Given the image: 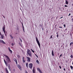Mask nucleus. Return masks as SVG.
I'll list each match as a JSON object with an SVG mask.
<instances>
[{"instance_id":"f257e3e1","label":"nucleus","mask_w":73,"mask_h":73,"mask_svg":"<svg viewBox=\"0 0 73 73\" xmlns=\"http://www.w3.org/2000/svg\"><path fill=\"white\" fill-rule=\"evenodd\" d=\"M27 53L29 55L30 57H31L32 56V53H31V51L29 49H27Z\"/></svg>"},{"instance_id":"f03ea898","label":"nucleus","mask_w":73,"mask_h":73,"mask_svg":"<svg viewBox=\"0 0 73 73\" xmlns=\"http://www.w3.org/2000/svg\"><path fill=\"white\" fill-rule=\"evenodd\" d=\"M5 25H4L2 29H3V31L4 32V34L6 36H7V32H5Z\"/></svg>"},{"instance_id":"7ed1b4c3","label":"nucleus","mask_w":73,"mask_h":73,"mask_svg":"<svg viewBox=\"0 0 73 73\" xmlns=\"http://www.w3.org/2000/svg\"><path fill=\"white\" fill-rule=\"evenodd\" d=\"M36 41L37 42V43L39 48H40V43L39 41L38 40V38H37V37H36Z\"/></svg>"},{"instance_id":"20e7f679","label":"nucleus","mask_w":73,"mask_h":73,"mask_svg":"<svg viewBox=\"0 0 73 73\" xmlns=\"http://www.w3.org/2000/svg\"><path fill=\"white\" fill-rule=\"evenodd\" d=\"M29 66L30 69H32L33 66V64L32 63H30L29 65Z\"/></svg>"},{"instance_id":"39448f33","label":"nucleus","mask_w":73,"mask_h":73,"mask_svg":"<svg viewBox=\"0 0 73 73\" xmlns=\"http://www.w3.org/2000/svg\"><path fill=\"white\" fill-rule=\"evenodd\" d=\"M6 57L8 61V62L9 63L11 62V60H10V59L9 58V57L8 56H6Z\"/></svg>"},{"instance_id":"423d86ee","label":"nucleus","mask_w":73,"mask_h":73,"mask_svg":"<svg viewBox=\"0 0 73 73\" xmlns=\"http://www.w3.org/2000/svg\"><path fill=\"white\" fill-rule=\"evenodd\" d=\"M27 62H30L31 61V58L29 57H27Z\"/></svg>"},{"instance_id":"0eeeda50","label":"nucleus","mask_w":73,"mask_h":73,"mask_svg":"<svg viewBox=\"0 0 73 73\" xmlns=\"http://www.w3.org/2000/svg\"><path fill=\"white\" fill-rule=\"evenodd\" d=\"M37 70L40 72V73H43L42 72V71H41V70H40V69L38 68H37Z\"/></svg>"},{"instance_id":"6e6552de","label":"nucleus","mask_w":73,"mask_h":73,"mask_svg":"<svg viewBox=\"0 0 73 73\" xmlns=\"http://www.w3.org/2000/svg\"><path fill=\"white\" fill-rule=\"evenodd\" d=\"M9 50V51L10 53H11V54H12V50H11V49H10V47H8Z\"/></svg>"},{"instance_id":"1a4fd4ad","label":"nucleus","mask_w":73,"mask_h":73,"mask_svg":"<svg viewBox=\"0 0 73 73\" xmlns=\"http://www.w3.org/2000/svg\"><path fill=\"white\" fill-rule=\"evenodd\" d=\"M0 42H1L2 43H3V44H5V43L3 40H0Z\"/></svg>"},{"instance_id":"9d476101","label":"nucleus","mask_w":73,"mask_h":73,"mask_svg":"<svg viewBox=\"0 0 73 73\" xmlns=\"http://www.w3.org/2000/svg\"><path fill=\"white\" fill-rule=\"evenodd\" d=\"M33 73H36V71H35V67L33 68Z\"/></svg>"},{"instance_id":"9b49d317","label":"nucleus","mask_w":73,"mask_h":73,"mask_svg":"<svg viewBox=\"0 0 73 73\" xmlns=\"http://www.w3.org/2000/svg\"><path fill=\"white\" fill-rule=\"evenodd\" d=\"M0 35L1 38H4V35H2V34H1H1H0Z\"/></svg>"},{"instance_id":"f8f14e48","label":"nucleus","mask_w":73,"mask_h":73,"mask_svg":"<svg viewBox=\"0 0 73 73\" xmlns=\"http://www.w3.org/2000/svg\"><path fill=\"white\" fill-rule=\"evenodd\" d=\"M17 66L19 68V69H21V66L19 64L17 65Z\"/></svg>"},{"instance_id":"ddd939ff","label":"nucleus","mask_w":73,"mask_h":73,"mask_svg":"<svg viewBox=\"0 0 73 73\" xmlns=\"http://www.w3.org/2000/svg\"><path fill=\"white\" fill-rule=\"evenodd\" d=\"M4 62L5 63V64H6V66H7V65H8V63H7V62H6V61H5V60L4 59Z\"/></svg>"},{"instance_id":"4468645a","label":"nucleus","mask_w":73,"mask_h":73,"mask_svg":"<svg viewBox=\"0 0 73 73\" xmlns=\"http://www.w3.org/2000/svg\"><path fill=\"white\" fill-rule=\"evenodd\" d=\"M5 70L7 73H9V72H8V70L7 69V68H5Z\"/></svg>"},{"instance_id":"2eb2a0df","label":"nucleus","mask_w":73,"mask_h":73,"mask_svg":"<svg viewBox=\"0 0 73 73\" xmlns=\"http://www.w3.org/2000/svg\"><path fill=\"white\" fill-rule=\"evenodd\" d=\"M52 56H54V52H53V50H52Z\"/></svg>"},{"instance_id":"dca6fc26","label":"nucleus","mask_w":73,"mask_h":73,"mask_svg":"<svg viewBox=\"0 0 73 73\" xmlns=\"http://www.w3.org/2000/svg\"><path fill=\"white\" fill-rule=\"evenodd\" d=\"M14 61L15 62L16 64H17V60L16 59L14 60Z\"/></svg>"},{"instance_id":"f3484780","label":"nucleus","mask_w":73,"mask_h":73,"mask_svg":"<svg viewBox=\"0 0 73 73\" xmlns=\"http://www.w3.org/2000/svg\"><path fill=\"white\" fill-rule=\"evenodd\" d=\"M26 65L27 68H28V63H26Z\"/></svg>"},{"instance_id":"a211bd4d","label":"nucleus","mask_w":73,"mask_h":73,"mask_svg":"<svg viewBox=\"0 0 73 73\" xmlns=\"http://www.w3.org/2000/svg\"><path fill=\"white\" fill-rule=\"evenodd\" d=\"M66 4L67 5L68 4H69V2L67 1H66Z\"/></svg>"},{"instance_id":"6ab92c4d","label":"nucleus","mask_w":73,"mask_h":73,"mask_svg":"<svg viewBox=\"0 0 73 73\" xmlns=\"http://www.w3.org/2000/svg\"><path fill=\"white\" fill-rule=\"evenodd\" d=\"M16 29L17 31H18L19 32V27H17L16 28Z\"/></svg>"},{"instance_id":"aec40b11","label":"nucleus","mask_w":73,"mask_h":73,"mask_svg":"<svg viewBox=\"0 0 73 73\" xmlns=\"http://www.w3.org/2000/svg\"><path fill=\"white\" fill-rule=\"evenodd\" d=\"M60 57H62V54H61L59 56V58H60Z\"/></svg>"},{"instance_id":"412c9836","label":"nucleus","mask_w":73,"mask_h":73,"mask_svg":"<svg viewBox=\"0 0 73 73\" xmlns=\"http://www.w3.org/2000/svg\"><path fill=\"white\" fill-rule=\"evenodd\" d=\"M36 62H37L38 63V64H39V61H38V60H36Z\"/></svg>"},{"instance_id":"4be33fe9","label":"nucleus","mask_w":73,"mask_h":73,"mask_svg":"<svg viewBox=\"0 0 73 73\" xmlns=\"http://www.w3.org/2000/svg\"><path fill=\"white\" fill-rule=\"evenodd\" d=\"M17 57L18 58H20V56L19 54H17Z\"/></svg>"},{"instance_id":"5701e85b","label":"nucleus","mask_w":73,"mask_h":73,"mask_svg":"<svg viewBox=\"0 0 73 73\" xmlns=\"http://www.w3.org/2000/svg\"><path fill=\"white\" fill-rule=\"evenodd\" d=\"M72 44H73V42H71L70 44V46H71V45H72Z\"/></svg>"},{"instance_id":"b1692460","label":"nucleus","mask_w":73,"mask_h":73,"mask_svg":"<svg viewBox=\"0 0 73 73\" xmlns=\"http://www.w3.org/2000/svg\"><path fill=\"white\" fill-rule=\"evenodd\" d=\"M70 68L71 69H73V67L72 66H70Z\"/></svg>"},{"instance_id":"393cba45","label":"nucleus","mask_w":73,"mask_h":73,"mask_svg":"<svg viewBox=\"0 0 73 73\" xmlns=\"http://www.w3.org/2000/svg\"><path fill=\"white\" fill-rule=\"evenodd\" d=\"M22 26H23V30L24 31V26H23V23H22Z\"/></svg>"},{"instance_id":"a878e982","label":"nucleus","mask_w":73,"mask_h":73,"mask_svg":"<svg viewBox=\"0 0 73 73\" xmlns=\"http://www.w3.org/2000/svg\"><path fill=\"white\" fill-rule=\"evenodd\" d=\"M10 37H11V38L12 39H13V37L12 36V35H10Z\"/></svg>"},{"instance_id":"bb28decb","label":"nucleus","mask_w":73,"mask_h":73,"mask_svg":"<svg viewBox=\"0 0 73 73\" xmlns=\"http://www.w3.org/2000/svg\"><path fill=\"white\" fill-rule=\"evenodd\" d=\"M70 57L71 58H73V56H72V55H71L70 56Z\"/></svg>"},{"instance_id":"cd10ccee","label":"nucleus","mask_w":73,"mask_h":73,"mask_svg":"<svg viewBox=\"0 0 73 73\" xmlns=\"http://www.w3.org/2000/svg\"><path fill=\"white\" fill-rule=\"evenodd\" d=\"M52 36H53V35L51 36L50 37V39L52 38Z\"/></svg>"},{"instance_id":"c85d7f7f","label":"nucleus","mask_w":73,"mask_h":73,"mask_svg":"<svg viewBox=\"0 0 73 73\" xmlns=\"http://www.w3.org/2000/svg\"><path fill=\"white\" fill-rule=\"evenodd\" d=\"M10 66H9V69L10 70V71H11V68H10Z\"/></svg>"},{"instance_id":"c756f323","label":"nucleus","mask_w":73,"mask_h":73,"mask_svg":"<svg viewBox=\"0 0 73 73\" xmlns=\"http://www.w3.org/2000/svg\"><path fill=\"white\" fill-rule=\"evenodd\" d=\"M19 39L21 42H22V40H21V38H19Z\"/></svg>"},{"instance_id":"7c9ffc66","label":"nucleus","mask_w":73,"mask_h":73,"mask_svg":"<svg viewBox=\"0 0 73 73\" xmlns=\"http://www.w3.org/2000/svg\"><path fill=\"white\" fill-rule=\"evenodd\" d=\"M23 62H25V60H23Z\"/></svg>"},{"instance_id":"2f4dec72","label":"nucleus","mask_w":73,"mask_h":73,"mask_svg":"<svg viewBox=\"0 0 73 73\" xmlns=\"http://www.w3.org/2000/svg\"><path fill=\"white\" fill-rule=\"evenodd\" d=\"M56 37H57V38H58V34H57L56 35Z\"/></svg>"},{"instance_id":"473e14b6","label":"nucleus","mask_w":73,"mask_h":73,"mask_svg":"<svg viewBox=\"0 0 73 73\" xmlns=\"http://www.w3.org/2000/svg\"><path fill=\"white\" fill-rule=\"evenodd\" d=\"M24 60V57H23L22 58V60Z\"/></svg>"},{"instance_id":"72a5a7b5","label":"nucleus","mask_w":73,"mask_h":73,"mask_svg":"<svg viewBox=\"0 0 73 73\" xmlns=\"http://www.w3.org/2000/svg\"><path fill=\"white\" fill-rule=\"evenodd\" d=\"M64 7H68V6L66 5H65V6H64Z\"/></svg>"},{"instance_id":"f704fd0d","label":"nucleus","mask_w":73,"mask_h":73,"mask_svg":"<svg viewBox=\"0 0 73 73\" xmlns=\"http://www.w3.org/2000/svg\"><path fill=\"white\" fill-rule=\"evenodd\" d=\"M11 45L12 46H13V45H14V44H13V43H12Z\"/></svg>"},{"instance_id":"c9c22d12","label":"nucleus","mask_w":73,"mask_h":73,"mask_svg":"<svg viewBox=\"0 0 73 73\" xmlns=\"http://www.w3.org/2000/svg\"><path fill=\"white\" fill-rule=\"evenodd\" d=\"M59 68H60V69H61V66H59Z\"/></svg>"},{"instance_id":"e433bc0d","label":"nucleus","mask_w":73,"mask_h":73,"mask_svg":"<svg viewBox=\"0 0 73 73\" xmlns=\"http://www.w3.org/2000/svg\"><path fill=\"white\" fill-rule=\"evenodd\" d=\"M25 73H28V72L27 71H25Z\"/></svg>"},{"instance_id":"4c0bfd02","label":"nucleus","mask_w":73,"mask_h":73,"mask_svg":"<svg viewBox=\"0 0 73 73\" xmlns=\"http://www.w3.org/2000/svg\"><path fill=\"white\" fill-rule=\"evenodd\" d=\"M59 28H62V27H59Z\"/></svg>"},{"instance_id":"58836bf2","label":"nucleus","mask_w":73,"mask_h":73,"mask_svg":"<svg viewBox=\"0 0 73 73\" xmlns=\"http://www.w3.org/2000/svg\"><path fill=\"white\" fill-rule=\"evenodd\" d=\"M32 51L33 52V53H34L35 52V51H33V50H32Z\"/></svg>"},{"instance_id":"ea45409f","label":"nucleus","mask_w":73,"mask_h":73,"mask_svg":"<svg viewBox=\"0 0 73 73\" xmlns=\"http://www.w3.org/2000/svg\"><path fill=\"white\" fill-rule=\"evenodd\" d=\"M63 70H64V71H66V70H65V68H64Z\"/></svg>"},{"instance_id":"a19ab883","label":"nucleus","mask_w":73,"mask_h":73,"mask_svg":"<svg viewBox=\"0 0 73 73\" xmlns=\"http://www.w3.org/2000/svg\"><path fill=\"white\" fill-rule=\"evenodd\" d=\"M64 28H65V24H64Z\"/></svg>"},{"instance_id":"79ce46f5","label":"nucleus","mask_w":73,"mask_h":73,"mask_svg":"<svg viewBox=\"0 0 73 73\" xmlns=\"http://www.w3.org/2000/svg\"><path fill=\"white\" fill-rule=\"evenodd\" d=\"M19 44H20V45H21V43H20V42L19 43Z\"/></svg>"},{"instance_id":"37998d69","label":"nucleus","mask_w":73,"mask_h":73,"mask_svg":"<svg viewBox=\"0 0 73 73\" xmlns=\"http://www.w3.org/2000/svg\"><path fill=\"white\" fill-rule=\"evenodd\" d=\"M20 46H21V47L23 46H22V44H21L20 45Z\"/></svg>"},{"instance_id":"c03bdc74","label":"nucleus","mask_w":73,"mask_h":73,"mask_svg":"<svg viewBox=\"0 0 73 73\" xmlns=\"http://www.w3.org/2000/svg\"><path fill=\"white\" fill-rule=\"evenodd\" d=\"M36 57H37V58H38V56H37V55H35Z\"/></svg>"},{"instance_id":"a18cd8bd","label":"nucleus","mask_w":73,"mask_h":73,"mask_svg":"<svg viewBox=\"0 0 73 73\" xmlns=\"http://www.w3.org/2000/svg\"><path fill=\"white\" fill-rule=\"evenodd\" d=\"M62 18H63V17H61V18H60V19H62Z\"/></svg>"},{"instance_id":"49530a36","label":"nucleus","mask_w":73,"mask_h":73,"mask_svg":"<svg viewBox=\"0 0 73 73\" xmlns=\"http://www.w3.org/2000/svg\"><path fill=\"white\" fill-rule=\"evenodd\" d=\"M70 13L69 15H68V16H70Z\"/></svg>"},{"instance_id":"de8ad7c7","label":"nucleus","mask_w":73,"mask_h":73,"mask_svg":"<svg viewBox=\"0 0 73 73\" xmlns=\"http://www.w3.org/2000/svg\"><path fill=\"white\" fill-rule=\"evenodd\" d=\"M66 47H68V45L66 44Z\"/></svg>"},{"instance_id":"09e8293b","label":"nucleus","mask_w":73,"mask_h":73,"mask_svg":"<svg viewBox=\"0 0 73 73\" xmlns=\"http://www.w3.org/2000/svg\"><path fill=\"white\" fill-rule=\"evenodd\" d=\"M3 17H4V18L5 19V17L4 16H3Z\"/></svg>"},{"instance_id":"8fccbe9b","label":"nucleus","mask_w":73,"mask_h":73,"mask_svg":"<svg viewBox=\"0 0 73 73\" xmlns=\"http://www.w3.org/2000/svg\"><path fill=\"white\" fill-rule=\"evenodd\" d=\"M31 50H32H32H33L32 49H31Z\"/></svg>"},{"instance_id":"3c124183","label":"nucleus","mask_w":73,"mask_h":73,"mask_svg":"<svg viewBox=\"0 0 73 73\" xmlns=\"http://www.w3.org/2000/svg\"><path fill=\"white\" fill-rule=\"evenodd\" d=\"M48 33V31H46V33Z\"/></svg>"},{"instance_id":"603ef678","label":"nucleus","mask_w":73,"mask_h":73,"mask_svg":"<svg viewBox=\"0 0 73 73\" xmlns=\"http://www.w3.org/2000/svg\"><path fill=\"white\" fill-rule=\"evenodd\" d=\"M56 34H58V33L57 32V33H56Z\"/></svg>"},{"instance_id":"864d4df0","label":"nucleus","mask_w":73,"mask_h":73,"mask_svg":"<svg viewBox=\"0 0 73 73\" xmlns=\"http://www.w3.org/2000/svg\"><path fill=\"white\" fill-rule=\"evenodd\" d=\"M0 35H1V32H0Z\"/></svg>"},{"instance_id":"5fc2aeb1","label":"nucleus","mask_w":73,"mask_h":73,"mask_svg":"<svg viewBox=\"0 0 73 73\" xmlns=\"http://www.w3.org/2000/svg\"><path fill=\"white\" fill-rule=\"evenodd\" d=\"M24 32H25V31H24H24H23Z\"/></svg>"},{"instance_id":"6e6d98bb","label":"nucleus","mask_w":73,"mask_h":73,"mask_svg":"<svg viewBox=\"0 0 73 73\" xmlns=\"http://www.w3.org/2000/svg\"><path fill=\"white\" fill-rule=\"evenodd\" d=\"M2 73H3V72H2Z\"/></svg>"},{"instance_id":"4d7b16f0","label":"nucleus","mask_w":73,"mask_h":73,"mask_svg":"<svg viewBox=\"0 0 73 73\" xmlns=\"http://www.w3.org/2000/svg\"><path fill=\"white\" fill-rule=\"evenodd\" d=\"M17 33H16V34H17Z\"/></svg>"}]
</instances>
